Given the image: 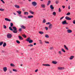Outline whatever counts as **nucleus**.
<instances>
[{
	"instance_id": "nucleus-12",
	"label": "nucleus",
	"mask_w": 75,
	"mask_h": 75,
	"mask_svg": "<svg viewBox=\"0 0 75 75\" xmlns=\"http://www.w3.org/2000/svg\"><path fill=\"white\" fill-rule=\"evenodd\" d=\"M33 17H34V16L31 15L29 16L28 17V18H33Z\"/></svg>"
},
{
	"instance_id": "nucleus-8",
	"label": "nucleus",
	"mask_w": 75,
	"mask_h": 75,
	"mask_svg": "<svg viewBox=\"0 0 75 75\" xmlns=\"http://www.w3.org/2000/svg\"><path fill=\"white\" fill-rule=\"evenodd\" d=\"M48 28L49 29H52V24H51L49 25L48 26Z\"/></svg>"
},
{
	"instance_id": "nucleus-17",
	"label": "nucleus",
	"mask_w": 75,
	"mask_h": 75,
	"mask_svg": "<svg viewBox=\"0 0 75 75\" xmlns=\"http://www.w3.org/2000/svg\"><path fill=\"white\" fill-rule=\"evenodd\" d=\"M18 38L19 40H23V38L21 37V36L20 35L18 36Z\"/></svg>"
},
{
	"instance_id": "nucleus-62",
	"label": "nucleus",
	"mask_w": 75,
	"mask_h": 75,
	"mask_svg": "<svg viewBox=\"0 0 75 75\" xmlns=\"http://www.w3.org/2000/svg\"><path fill=\"white\" fill-rule=\"evenodd\" d=\"M10 71V73H12V71Z\"/></svg>"
},
{
	"instance_id": "nucleus-25",
	"label": "nucleus",
	"mask_w": 75,
	"mask_h": 75,
	"mask_svg": "<svg viewBox=\"0 0 75 75\" xmlns=\"http://www.w3.org/2000/svg\"><path fill=\"white\" fill-rule=\"evenodd\" d=\"M21 27L23 29H25V27L23 25H21Z\"/></svg>"
},
{
	"instance_id": "nucleus-45",
	"label": "nucleus",
	"mask_w": 75,
	"mask_h": 75,
	"mask_svg": "<svg viewBox=\"0 0 75 75\" xmlns=\"http://www.w3.org/2000/svg\"><path fill=\"white\" fill-rule=\"evenodd\" d=\"M45 29L46 30H48V28L47 27H45Z\"/></svg>"
},
{
	"instance_id": "nucleus-3",
	"label": "nucleus",
	"mask_w": 75,
	"mask_h": 75,
	"mask_svg": "<svg viewBox=\"0 0 75 75\" xmlns=\"http://www.w3.org/2000/svg\"><path fill=\"white\" fill-rule=\"evenodd\" d=\"M58 70H64L65 69V68L64 67H57Z\"/></svg>"
},
{
	"instance_id": "nucleus-39",
	"label": "nucleus",
	"mask_w": 75,
	"mask_h": 75,
	"mask_svg": "<svg viewBox=\"0 0 75 75\" xmlns=\"http://www.w3.org/2000/svg\"><path fill=\"white\" fill-rule=\"evenodd\" d=\"M61 50L62 52H65V51L64 50V49L63 48Z\"/></svg>"
},
{
	"instance_id": "nucleus-35",
	"label": "nucleus",
	"mask_w": 75,
	"mask_h": 75,
	"mask_svg": "<svg viewBox=\"0 0 75 75\" xmlns=\"http://www.w3.org/2000/svg\"><path fill=\"white\" fill-rule=\"evenodd\" d=\"M51 24V22H48V23H46V25H50V24Z\"/></svg>"
},
{
	"instance_id": "nucleus-47",
	"label": "nucleus",
	"mask_w": 75,
	"mask_h": 75,
	"mask_svg": "<svg viewBox=\"0 0 75 75\" xmlns=\"http://www.w3.org/2000/svg\"><path fill=\"white\" fill-rule=\"evenodd\" d=\"M70 13L69 12H68L66 14L67 16H69L70 15Z\"/></svg>"
},
{
	"instance_id": "nucleus-26",
	"label": "nucleus",
	"mask_w": 75,
	"mask_h": 75,
	"mask_svg": "<svg viewBox=\"0 0 75 75\" xmlns=\"http://www.w3.org/2000/svg\"><path fill=\"white\" fill-rule=\"evenodd\" d=\"M39 33L40 34H41V35H42V34H44V32L42 31H39Z\"/></svg>"
},
{
	"instance_id": "nucleus-2",
	"label": "nucleus",
	"mask_w": 75,
	"mask_h": 75,
	"mask_svg": "<svg viewBox=\"0 0 75 75\" xmlns=\"http://www.w3.org/2000/svg\"><path fill=\"white\" fill-rule=\"evenodd\" d=\"M13 29L14 30L13 31V33H18V31H17V28L15 27H13Z\"/></svg>"
},
{
	"instance_id": "nucleus-28",
	"label": "nucleus",
	"mask_w": 75,
	"mask_h": 75,
	"mask_svg": "<svg viewBox=\"0 0 75 75\" xmlns=\"http://www.w3.org/2000/svg\"><path fill=\"white\" fill-rule=\"evenodd\" d=\"M49 50H54V47H50L49 48Z\"/></svg>"
},
{
	"instance_id": "nucleus-21",
	"label": "nucleus",
	"mask_w": 75,
	"mask_h": 75,
	"mask_svg": "<svg viewBox=\"0 0 75 75\" xmlns=\"http://www.w3.org/2000/svg\"><path fill=\"white\" fill-rule=\"evenodd\" d=\"M15 7L17 8H20V6L18 5H16L14 6Z\"/></svg>"
},
{
	"instance_id": "nucleus-27",
	"label": "nucleus",
	"mask_w": 75,
	"mask_h": 75,
	"mask_svg": "<svg viewBox=\"0 0 75 75\" xmlns=\"http://www.w3.org/2000/svg\"><path fill=\"white\" fill-rule=\"evenodd\" d=\"M64 48L67 50H69L68 48L67 47V46H66V45H64Z\"/></svg>"
},
{
	"instance_id": "nucleus-6",
	"label": "nucleus",
	"mask_w": 75,
	"mask_h": 75,
	"mask_svg": "<svg viewBox=\"0 0 75 75\" xmlns=\"http://www.w3.org/2000/svg\"><path fill=\"white\" fill-rule=\"evenodd\" d=\"M3 70L4 72H6V71H7V67H3Z\"/></svg>"
},
{
	"instance_id": "nucleus-52",
	"label": "nucleus",
	"mask_w": 75,
	"mask_h": 75,
	"mask_svg": "<svg viewBox=\"0 0 75 75\" xmlns=\"http://www.w3.org/2000/svg\"><path fill=\"white\" fill-rule=\"evenodd\" d=\"M1 1H2V2L4 3H4H5V2H4V1H3V0H0Z\"/></svg>"
},
{
	"instance_id": "nucleus-37",
	"label": "nucleus",
	"mask_w": 75,
	"mask_h": 75,
	"mask_svg": "<svg viewBox=\"0 0 75 75\" xmlns=\"http://www.w3.org/2000/svg\"><path fill=\"white\" fill-rule=\"evenodd\" d=\"M9 30H11V31H13V29H12V28H11V27H9Z\"/></svg>"
},
{
	"instance_id": "nucleus-11",
	"label": "nucleus",
	"mask_w": 75,
	"mask_h": 75,
	"mask_svg": "<svg viewBox=\"0 0 75 75\" xmlns=\"http://www.w3.org/2000/svg\"><path fill=\"white\" fill-rule=\"evenodd\" d=\"M74 58V56H71L69 57V59L70 60H72Z\"/></svg>"
},
{
	"instance_id": "nucleus-46",
	"label": "nucleus",
	"mask_w": 75,
	"mask_h": 75,
	"mask_svg": "<svg viewBox=\"0 0 75 75\" xmlns=\"http://www.w3.org/2000/svg\"><path fill=\"white\" fill-rule=\"evenodd\" d=\"M46 22V21H45V19H43V23H45Z\"/></svg>"
},
{
	"instance_id": "nucleus-31",
	"label": "nucleus",
	"mask_w": 75,
	"mask_h": 75,
	"mask_svg": "<svg viewBox=\"0 0 75 75\" xmlns=\"http://www.w3.org/2000/svg\"><path fill=\"white\" fill-rule=\"evenodd\" d=\"M33 42V40H30L29 41V43H32Z\"/></svg>"
},
{
	"instance_id": "nucleus-56",
	"label": "nucleus",
	"mask_w": 75,
	"mask_h": 75,
	"mask_svg": "<svg viewBox=\"0 0 75 75\" xmlns=\"http://www.w3.org/2000/svg\"><path fill=\"white\" fill-rule=\"evenodd\" d=\"M38 71V69H37L35 70V72H37Z\"/></svg>"
},
{
	"instance_id": "nucleus-43",
	"label": "nucleus",
	"mask_w": 75,
	"mask_h": 75,
	"mask_svg": "<svg viewBox=\"0 0 75 75\" xmlns=\"http://www.w3.org/2000/svg\"><path fill=\"white\" fill-rule=\"evenodd\" d=\"M45 43H46V44H49L50 43V42H49L46 41H45Z\"/></svg>"
},
{
	"instance_id": "nucleus-59",
	"label": "nucleus",
	"mask_w": 75,
	"mask_h": 75,
	"mask_svg": "<svg viewBox=\"0 0 75 75\" xmlns=\"http://www.w3.org/2000/svg\"><path fill=\"white\" fill-rule=\"evenodd\" d=\"M62 7H63V8H64L65 7V6H62Z\"/></svg>"
},
{
	"instance_id": "nucleus-61",
	"label": "nucleus",
	"mask_w": 75,
	"mask_h": 75,
	"mask_svg": "<svg viewBox=\"0 0 75 75\" xmlns=\"http://www.w3.org/2000/svg\"><path fill=\"white\" fill-rule=\"evenodd\" d=\"M68 8H69V10H70V6H69Z\"/></svg>"
},
{
	"instance_id": "nucleus-60",
	"label": "nucleus",
	"mask_w": 75,
	"mask_h": 75,
	"mask_svg": "<svg viewBox=\"0 0 75 75\" xmlns=\"http://www.w3.org/2000/svg\"><path fill=\"white\" fill-rule=\"evenodd\" d=\"M36 44H37V43H34L33 45H35Z\"/></svg>"
},
{
	"instance_id": "nucleus-5",
	"label": "nucleus",
	"mask_w": 75,
	"mask_h": 75,
	"mask_svg": "<svg viewBox=\"0 0 75 75\" xmlns=\"http://www.w3.org/2000/svg\"><path fill=\"white\" fill-rule=\"evenodd\" d=\"M62 24L63 25L64 24H68V23H67V21L66 20H64L63 22H62Z\"/></svg>"
},
{
	"instance_id": "nucleus-19",
	"label": "nucleus",
	"mask_w": 75,
	"mask_h": 75,
	"mask_svg": "<svg viewBox=\"0 0 75 75\" xmlns=\"http://www.w3.org/2000/svg\"><path fill=\"white\" fill-rule=\"evenodd\" d=\"M16 12L19 14H21V11H16Z\"/></svg>"
},
{
	"instance_id": "nucleus-20",
	"label": "nucleus",
	"mask_w": 75,
	"mask_h": 75,
	"mask_svg": "<svg viewBox=\"0 0 75 75\" xmlns=\"http://www.w3.org/2000/svg\"><path fill=\"white\" fill-rule=\"evenodd\" d=\"M24 15H26V16H28V12H25L23 13Z\"/></svg>"
},
{
	"instance_id": "nucleus-64",
	"label": "nucleus",
	"mask_w": 75,
	"mask_h": 75,
	"mask_svg": "<svg viewBox=\"0 0 75 75\" xmlns=\"http://www.w3.org/2000/svg\"><path fill=\"white\" fill-rule=\"evenodd\" d=\"M13 14H14V15H16V14L15 13H13Z\"/></svg>"
},
{
	"instance_id": "nucleus-22",
	"label": "nucleus",
	"mask_w": 75,
	"mask_h": 75,
	"mask_svg": "<svg viewBox=\"0 0 75 75\" xmlns=\"http://www.w3.org/2000/svg\"><path fill=\"white\" fill-rule=\"evenodd\" d=\"M45 37L47 38H49V35H48L47 34H45Z\"/></svg>"
},
{
	"instance_id": "nucleus-58",
	"label": "nucleus",
	"mask_w": 75,
	"mask_h": 75,
	"mask_svg": "<svg viewBox=\"0 0 75 75\" xmlns=\"http://www.w3.org/2000/svg\"><path fill=\"white\" fill-rule=\"evenodd\" d=\"M18 3H20V4H21V3H22V2H19V1H18Z\"/></svg>"
},
{
	"instance_id": "nucleus-33",
	"label": "nucleus",
	"mask_w": 75,
	"mask_h": 75,
	"mask_svg": "<svg viewBox=\"0 0 75 75\" xmlns=\"http://www.w3.org/2000/svg\"><path fill=\"white\" fill-rule=\"evenodd\" d=\"M3 43L4 42L3 41L0 42V46H1V45H2L3 44Z\"/></svg>"
},
{
	"instance_id": "nucleus-49",
	"label": "nucleus",
	"mask_w": 75,
	"mask_h": 75,
	"mask_svg": "<svg viewBox=\"0 0 75 75\" xmlns=\"http://www.w3.org/2000/svg\"><path fill=\"white\" fill-rule=\"evenodd\" d=\"M10 25L11 27H12V26H13V23H11Z\"/></svg>"
},
{
	"instance_id": "nucleus-7",
	"label": "nucleus",
	"mask_w": 75,
	"mask_h": 75,
	"mask_svg": "<svg viewBox=\"0 0 75 75\" xmlns=\"http://www.w3.org/2000/svg\"><path fill=\"white\" fill-rule=\"evenodd\" d=\"M65 19L67 20H71V18L69 17L68 16H66L65 17Z\"/></svg>"
},
{
	"instance_id": "nucleus-30",
	"label": "nucleus",
	"mask_w": 75,
	"mask_h": 75,
	"mask_svg": "<svg viewBox=\"0 0 75 75\" xmlns=\"http://www.w3.org/2000/svg\"><path fill=\"white\" fill-rule=\"evenodd\" d=\"M13 71H14V72H18V71L17 70V69H13Z\"/></svg>"
},
{
	"instance_id": "nucleus-32",
	"label": "nucleus",
	"mask_w": 75,
	"mask_h": 75,
	"mask_svg": "<svg viewBox=\"0 0 75 75\" xmlns=\"http://www.w3.org/2000/svg\"><path fill=\"white\" fill-rule=\"evenodd\" d=\"M61 51H59L58 53L59 55H62V52H61Z\"/></svg>"
},
{
	"instance_id": "nucleus-53",
	"label": "nucleus",
	"mask_w": 75,
	"mask_h": 75,
	"mask_svg": "<svg viewBox=\"0 0 75 75\" xmlns=\"http://www.w3.org/2000/svg\"><path fill=\"white\" fill-rule=\"evenodd\" d=\"M59 3V1H56V4H58V3Z\"/></svg>"
},
{
	"instance_id": "nucleus-55",
	"label": "nucleus",
	"mask_w": 75,
	"mask_h": 75,
	"mask_svg": "<svg viewBox=\"0 0 75 75\" xmlns=\"http://www.w3.org/2000/svg\"><path fill=\"white\" fill-rule=\"evenodd\" d=\"M73 23L74 24H75V20L73 21Z\"/></svg>"
},
{
	"instance_id": "nucleus-18",
	"label": "nucleus",
	"mask_w": 75,
	"mask_h": 75,
	"mask_svg": "<svg viewBox=\"0 0 75 75\" xmlns=\"http://www.w3.org/2000/svg\"><path fill=\"white\" fill-rule=\"evenodd\" d=\"M30 40H31V38L29 37L26 40V41L28 42H29V41H30Z\"/></svg>"
},
{
	"instance_id": "nucleus-42",
	"label": "nucleus",
	"mask_w": 75,
	"mask_h": 75,
	"mask_svg": "<svg viewBox=\"0 0 75 75\" xmlns=\"http://www.w3.org/2000/svg\"><path fill=\"white\" fill-rule=\"evenodd\" d=\"M16 42L17 43H18V44H20V42L18 40H17L16 41Z\"/></svg>"
},
{
	"instance_id": "nucleus-51",
	"label": "nucleus",
	"mask_w": 75,
	"mask_h": 75,
	"mask_svg": "<svg viewBox=\"0 0 75 75\" xmlns=\"http://www.w3.org/2000/svg\"><path fill=\"white\" fill-rule=\"evenodd\" d=\"M21 31H22V29L21 28H20L19 29V31H20V32H21Z\"/></svg>"
},
{
	"instance_id": "nucleus-15",
	"label": "nucleus",
	"mask_w": 75,
	"mask_h": 75,
	"mask_svg": "<svg viewBox=\"0 0 75 75\" xmlns=\"http://www.w3.org/2000/svg\"><path fill=\"white\" fill-rule=\"evenodd\" d=\"M41 7L42 8H45V5L44 4H42L41 5Z\"/></svg>"
},
{
	"instance_id": "nucleus-16",
	"label": "nucleus",
	"mask_w": 75,
	"mask_h": 75,
	"mask_svg": "<svg viewBox=\"0 0 75 75\" xmlns=\"http://www.w3.org/2000/svg\"><path fill=\"white\" fill-rule=\"evenodd\" d=\"M50 8L51 9V10H54V8L53 7V5H51Z\"/></svg>"
},
{
	"instance_id": "nucleus-48",
	"label": "nucleus",
	"mask_w": 75,
	"mask_h": 75,
	"mask_svg": "<svg viewBox=\"0 0 75 75\" xmlns=\"http://www.w3.org/2000/svg\"><path fill=\"white\" fill-rule=\"evenodd\" d=\"M4 28H5V29H6V28H7V26H6L5 25H4Z\"/></svg>"
},
{
	"instance_id": "nucleus-10",
	"label": "nucleus",
	"mask_w": 75,
	"mask_h": 75,
	"mask_svg": "<svg viewBox=\"0 0 75 75\" xmlns=\"http://www.w3.org/2000/svg\"><path fill=\"white\" fill-rule=\"evenodd\" d=\"M42 65L43 66H46V67H50L51 66V65H50V64H43Z\"/></svg>"
},
{
	"instance_id": "nucleus-57",
	"label": "nucleus",
	"mask_w": 75,
	"mask_h": 75,
	"mask_svg": "<svg viewBox=\"0 0 75 75\" xmlns=\"http://www.w3.org/2000/svg\"><path fill=\"white\" fill-rule=\"evenodd\" d=\"M30 47H33V45L31 44H30Z\"/></svg>"
},
{
	"instance_id": "nucleus-63",
	"label": "nucleus",
	"mask_w": 75,
	"mask_h": 75,
	"mask_svg": "<svg viewBox=\"0 0 75 75\" xmlns=\"http://www.w3.org/2000/svg\"><path fill=\"white\" fill-rule=\"evenodd\" d=\"M19 16H20V17H22V15H19Z\"/></svg>"
},
{
	"instance_id": "nucleus-9",
	"label": "nucleus",
	"mask_w": 75,
	"mask_h": 75,
	"mask_svg": "<svg viewBox=\"0 0 75 75\" xmlns=\"http://www.w3.org/2000/svg\"><path fill=\"white\" fill-rule=\"evenodd\" d=\"M67 32L68 33H71L72 32V31L71 30L68 29L67 30Z\"/></svg>"
},
{
	"instance_id": "nucleus-50",
	"label": "nucleus",
	"mask_w": 75,
	"mask_h": 75,
	"mask_svg": "<svg viewBox=\"0 0 75 75\" xmlns=\"http://www.w3.org/2000/svg\"><path fill=\"white\" fill-rule=\"evenodd\" d=\"M64 18V16H63L62 17H61V18H60V20H62V19H63V18Z\"/></svg>"
},
{
	"instance_id": "nucleus-41",
	"label": "nucleus",
	"mask_w": 75,
	"mask_h": 75,
	"mask_svg": "<svg viewBox=\"0 0 75 75\" xmlns=\"http://www.w3.org/2000/svg\"><path fill=\"white\" fill-rule=\"evenodd\" d=\"M22 35L23 36V37H24V38H26L27 37V36L25 34Z\"/></svg>"
},
{
	"instance_id": "nucleus-24",
	"label": "nucleus",
	"mask_w": 75,
	"mask_h": 75,
	"mask_svg": "<svg viewBox=\"0 0 75 75\" xmlns=\"http://www.w3.org/2000/svg\"><path fill=\"white\" fill-rule=\"evenodd\" d=\"M51 4V1H49L47 2V6H49L50 4Z\"/></svg>"
},
{
	"instance_id": "nucleus-29",
	"label": "nucleus",
	"mask_w": 75,
	"mask_h": 75,
	"mask_svg": "<svg viewBox=\"0 0 75 75\" xmlns=\"http://www.w3.org/2000/svg\"><path fill=\"white\" fill-rule=\"evenodd\" d=\"M7 45V44H6V43L4 42V43L3 45V46L4 47H5Z\"/></svg>"
},
{
	"instance_id": "nucleus-44",
	"label": "nucleus",
	"mask_w": 75,
	"mask_h": 75,
	"mask_svg": "<svg viewBox=\"0 0 75 75\" xmlns=\"http://www.w3.org/2000/svg\"><path fill=\"white\" fill-rule=\"evenodd\" d=\"M59 13L61 12V9L59 8Z\"/></svg>"
},
{
	"instance_id": "nucleus-38",
	"label": "nucleus",
	"mask_w": 75,
	"mask_h": 75,
	"mask_svg": "<svg viewBox=\"0 0 75 75\" xmlns=\"http://www.w3.org/2000/svg\"><path fill=\"white\" fill-rule=\"evenodd\" d=\"M39 41L40 43V44H42V40H40Z\"/></svg>"
},
{
	"instance_id": "nucleus-23",
	"label": "nucleus",
	"mask_w": 75,
	"mask_h": 75,
	"mask_svg": "<svg viewBox=\"0 0 75 75\" xmlns=\"http://www.w3.org/2000/svg\"><path fill=\"white\" fill-rule=\"evenodd\" d=\"M52 64H57V62L56 61H53L52 62Z\"/></svg>"
},
{
	"instance_id": "nucleus-54",
	"label": "nucleus",
	"mask_w": 75,
	"mask_h": 75,
	"mask_svg": "<svg viewBox=\"0 0 75 75\" xmlns=\"http://www.w3.org/2000/svg\"><path fill=\"white\" fill-rule=\"evenodd\" d=\"M1 52L2 53H4V52H5L4 50H2Z\"/></svg>"
},
{
	"instance_id": "nucleus-14",
	"label": "nucleus",
	"mask_w": 75,
	"mask_h": 75,
	"mask_svg": "<svg viewBox=\"0 0 75 75\" xmlns=\"http://www.w3.org/2000/svg\"><path fill=\"white\" fill-rule=\"evenodd\" d=\"M5 20H6V21H11V20L10 19H8V18H5Z\"/></svg>"
},
{
	"instance_id": "nucleus-13",
	"label": "nucleus",
	"mask_w": 75,
	"mask_h": 75,
	"mask_svg": "<svg viewBox=\"0 0 75 75\" xmlns=\"http://www.w3.org/2000/svg\"><path fill=\"white\" fill-rule=\"evenodd\" d=\"M29 12L30 14H34V12L32 11V10H30L29 11Z\"/></svg>"
},
{
	"instance_id": "nucleus-34",
	"label": "nucleus",
	"mask_w": 75,
	"mask_h": 75,
	"mask_svg": "<svg viewBox=\"0 0 75 75\" xmlns=\"http://www.w3.org/2000/svg\"><path fill=\"white\" fill-rule=\"evenodd\" d=\"M10 66L11 67H15V65L11 63L10 64Z\"/></svg>"
},
{
	"instance_id": "nucleus-1",
	"label": "nucleus",
	"mask_w": 75,
	"mask_h": 75,
	"mask_svg": "<svg viewBox=\"0 0 75 75\" xmlns=\"http://www.w3.org/2000/svg\"><path fill=\"white\" fill-rule=\"evenodd\" d=\"M6 37L7 38L9 39H10V38H11L12 37V35L10 33H8L6 36Z\"/></svg>"
},
{
	"instance_id": "nucleus-40",
	"label": "nucleus",
	"mask_w": 75,
	"mask_h": 75,
	"mask_svg": "<svg viewBox=\"0 0 75 75\" xmlns=\"http://www.w3.org/2000/svg\"><path fill=\"white\" fill-rule=\"evenodd\" d=\"M53 14L54 16H56V12H53Z\"/></svg>"
},
{
	"instance_id": "nucleus-4",
	"label": "nucleus",
	"mask_w": 75,
	"mask_h": 75,
	"mask_svg": "<svg viewBox=\"0 0 75 75\" xmlns=\"http://www.w3.org/2000/svg\"><path fill=\"white\" fill-rule=\"evenodd\" d=\"M32 4L34 6H36L37 5V3L35 1H33L32 2Z\"/></svg>"
},
{
	"instance_id": "nucleus-36",
	"label": "nucleus",
	"mask_w": 75,
	"mask_h": 75,
	"mask_svg": "<svg viewBox=\"0 0 75 75\" xmlns=\"http://www.w3.org/2000/svg\"><path fill=\"white\" fill-rule=\"evenodd\" d=\"M0 11H4V9H3V8H0Z\"/></svg>"
}]
</instances>
